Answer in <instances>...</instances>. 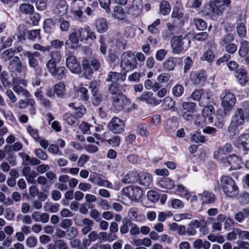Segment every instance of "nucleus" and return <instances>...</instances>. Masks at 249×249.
I'll return each instance as SVG.
<instances>
[{
  "label": "nucleus",
  "instance_id": "f257e3e1",
  "mask_svg": "<svg viewBox=\"0 0 249 249\" xmlns=\"http://www.w3.org/2000/svg\"><path fill=\"white\" fill-rule=\"evenodd\" d=\"M230 4V0H215L210 1L207 15L213 20L218 21L222 18L226 7H229Z\"/></svg>",
  "mask_w": 249,
  "mask_h": 249
},
{
  "label": "nucleus",
  "instance_id": "f03ea898",
  "mask_svg": "<svg viewBox=\"0 0 249 249\" xmlns=\"http://www.w3.org/2000/svg\"><path fill=\"white\" fill-rule=\"evenodd\" d=\"M245 117L244 110L241 108H237L232 116L230 125L228 128L229 132L234 135L238 132L237 128L245 123Z\"/></svg>",
  "mask_w": 249,
  "mask_h": 249
},
{
  "label": "nucleus",
  "instance_id": "7ed1b4c3",
  "mask_svg": "<svg viewBox=\"0 0 249 249\" xmlns=\"http://www.w3.org/2000/svg\"><path fill=\"white\" fill-rule=\"evenodd\" d=\"M190 44L189 39L182 36H174L171 40L172 52L178 54L183 50L187 49Z\"/></svg>",
  "mask_w": 249,
  "mask_h": 249
},
{
  "label": "nucleus",
  "instance_id": "20e7f679",
  "mask_svg": "<svg viewBox=\"0 0 249 249\" xmlns=\"http://www.w3.org/2000/svg\"><path fill=\"white\" fill-rule=\"evenodd\" d=\"M221 185L225 194L231 197H234L238 195V190L234 181L229 177L224 176L221 178Z\"/></svg>",
  "mask_w": 249,
  "mask_h": 249
},
{
  "label": "nucleus",
  "instance_id": "39448f33",
  "mask_svg": "<svg viewBox=\"0 0 249 249\" xmlns=\"http://www.w3.org/2000/svg\"><path fill=\"white\" fill-rule=\"evenodd\" d=\"M137 62L135 55L130 52L124 53L121 56L120 66L125 71H129L137 67Z\"/></svg>",
  "mask_w": 249,
  "mask_h": 249
},
{
  "label": "nucleus",
  "instance_id": "423d86ee",
  "mask_svg": "<svg viewBox=\"0 0 249 249\" xmlns=\"http://www.w3.org/2000/svg\"><path fill=\"white\" fill-rule=\"evenodd\" d=\"M112 99L113 105L118 110L124 109L127 111H130L136 107V105L131 104L130 100L123 95L113 96Z\"/></svg>",
  "mask_w": 249,
  "mask_h": 249
},
{
  "label": "nucleus",
  "instance_id": "0eeeda50",
  "mask_svg": "<svg viewBox=\"0 0 249 249\" xmlns=\"http://www.w3.org/2000/svg\"><path fill=\"white\" fill-rule=\"evenodd\" d=\"M236 99L235 95L231 92H227L222 98L221 105L223 108V115L228 116L235 104Z\"/></svg>",
  "mask_w": 249,
  "mask_h": 249
},
{
  "label": "nucleus",
  "instance_id": "6e6552de",
  "mask_svg": "<svg viewBox=\"0 0 249 249\" xmlns=\"http://www.w3.org/2000/svg\"><path fill=\"white\" fill-rule=\"evenodd\" d=\"M232 149V145L230 143H226L223 146L220 147L214 152L213 157L221 163H225L227 160V156Z\"/></svg>",
  "mask_w": 249,
  "mask_h": 249
},
{
  "label": "nucleus",
  "instance_id": "1a4fd4ad",
  "mask_svg": "<svg viewBox=\"0 0 249 249\" xmlns=\"http://www.w3.org/2000/svg\"><path fill=\"white\" fill-rule=\"evenodd\" d=\"M66 66L73 73H78L81 71V66L74 55L71 53L65 55Z\"/></svg>",
  "mask_w": 249,
  "mask_h": 249
},
{
  "label": "nucleus",
  "instance_id": "9d476101",
  "mask_svg": "<svg viewBox=\"0 0 249 249\" xmlns=\"http://www.w3.org/2000/svg\"><path fill=\"white\" fill-rule=\"evenodd\" d=\"M100 82L97 81H93L90 82L89 89L92 95L91 101L93 104L98 106L102 100V96L99 92Z\"/></svg>",
  "mask_w": 249,
  "mask_h": 249
},
{
  "label": "nucleus",
  "instance_id": "9b49d317",
  "mask_svg": "<svg viewBox=\"0 0 249 249\" xmlns=\"http://www.w3.org/2000/svg\"><path fill=\"white\" fill-rule=\"evenodd\" d=\"M122 192L124 195L132 200L140 199L142 194L140 188L132 186L124 188Z\"/></svg>",
  "mask_w": 249,
  "mask_h": 249
},
{
  "label": "nucleus",
  "instance_id": "f8f14e48",
  "mask_svg": "<svg viewBox=\"0 0 249 249\" xmlns=\"http://www.w3.org/2000/svg\"><path fill=\"white\" fill-rule=\"evenodd\" d=\"M143 4L141 0H133L127 9V13L134 18L139 17L142 12Z\"/></svg>",
  "mask_w": 249,
  "mask_h": 249
},
{
  "label": "nucleus",
  "instance_id": "ddd939ff",
  "mask_svg": "<svg viewBox=\"0 0 249 249\" xmlns=\"http://www.w3.org/2000/svg\"><path fill=\"white\" fill-rule=\"evenodd\" d=\"M124 123L118 117H114L108 124L109 130L115 134H119L124 129Z\"/></svg>",
  "mask_w": 249,
  "mask_h": 249
},
{
  "label": "nucleus",
  "instance_id": "4468645a",
  "mask_svg": "<svg viewBox=\"0 0 249 249\" xmlns=\"http://www.w3.org/2000/svg\"><path fill=\"white\" fill-rule=\"evenodd\" d=\"M24 56L27 57L29 66L33 68L36 71H38L40 70V67L39 64L36 57L39 55V53L37 52L32 53L29 51H26L24 53Z\"/></svg>",
  "mask_w": 249,
  "mask_h": 249
},
{
  "label": "nucleus",
  "instance_id": "2eb2a0df",
  "mask_svg": "<svg viewBox=\"0 0 249 249\" xmlns=\"http://www.w3.org/2000/svg\"><path fill=\"white\" fill-rule=\"evenodd\" d=\"M213 118L210 115L204 114H196L194 116V124L197 127H203L213 123Z\"/></svg>",
  "mask_w": 249,
  "mask_h": 249
},
{
  "label": "nucleus",
  "instance_id": "dca6fc26",
  "mask_svg": "<svg viewBox=\"0 0 249 249\" xmlns=\"http://www.w3.org/2000/svg\"><path fill=\"white\" fill-rule=\"evenodd\" d=\"M8 69L12 72H18L20 73L24 71L25 67L19 57L15 56L12 60L9 61Z\"/></svg>",
  "mask_w": 249,
  "mask_h": 249
},
{
  "label": "nucleus",
  "instance_id": "f3484780",
  "mask_svg": "<svg viewBox=\"0 0 249 249\" xmlns=\"http://www.w3.org/2000/svg\"><path fill=\"white\" fill-rule=\"evenodd\" d=\"M78 31L73 30L72 32L69 35V39L65 42L66 46L71 49H75L79 47V36Z\"/></svg>",
  "mask_w": 249,
  "mask_h": 249
},
{
  "label": "nucleus",
  "instance_id": "a211bd4d",
  "mask_svg": "<svg viewBox=\"0 0 249 249\" xmlns=\"http://www.w3.org/2000/svg\"><path fill=\"white\" fill-rule=\"evenodd\" d=\"M47 70L52 76L58 79H62L64 78L67 71L64 66L56 67V65L48 68Z\"/></svg>",
  "mask_w": 249,
  "mask_h": 249
},
{
  "label": "nucleus",
  "instance_id": "6ab92c4d",
  "mask_svg": "<svg viewBox=\"0 0 249 249\" xmlns=\"http://www.w3.org/2000/svg\"><path fill=\"white\" fill-rule=\"evenodd\" d=\"M78 36L80 40H82L84 38L86 40L91 39L92 40H94L96 39L94 32L91 31L90 27L88 26L81 27L78 30Z\"/></svg>",
  "mask_w": 249,
  "mask_h": 249
},
{
  "label": "nucleus",
  "instance_id": "aec40b11",
  "mask_svg": "<svg viewBox=\"0 0 249 249\" xmlns=\"http://www.w3.org/2000/svg\"><path fill=\"white\" fill-rule=\"evenodd\" d=\"M22 174L28 183H35V179L37 177V174L35 171L32 170L31 167L29 166L23 167Z\"/></svg>",
  "mask_w": 249,
  "mask_h": 249
},
{
  "label": "nucleus",
  "instance_id": "412c9836",
  "mask_svg": "<svg viewBox=\"0 0 249 249\" xmlns=\"http://www.w3.org/2000/svg\"><path fill=\"white\" fill-rule=\"evenodd\" d=\"M191 80L195 85L199 86L203 85L206 81V76L204 72L200 71L193 72Z\"/></svg>",
  "mask_w": 249,
  "mask_h": 249
},
{
  "label": "nucleus",
  "instance_id": "4be33fe9",
  "mask_svg": "<svg viewBox=\"0 0 249 249\" xmlns=\"http://www.w3.org/2000/svg\"><path fill=\"white\" fill-rule=\"evenodd\" d=\"M227 160L231 166V168L233 170L239 169L242 164L240 158L235 154H232L228 157Z\"/></svg>",
  "mask_w": 249,
  "mask_h": 249
},
{
  "label": "nucleus",
  "instance_id": "5701e85b",
  "mask_svg": "<svg viewBox=\"0 0 249 249\" xmlns=\"http://www.w3.org/2000/svg\"><path fill=\"white\" fill-rule=\"evenodd\" d=\"M50 55L51 56V58L46 63L47 68L55 66L59 63L61 59V55L59 52H51Z\"/></svg>",
  "mask_w": 249,
  "mask_h": 249
},
{
  "label": "nucleus",
  "instance_id": "b1692460",
  "mask_svg": "<svg viewBox=\"0 0 249 249\" xmlns=\"http://www.w3.org/2000/svg\"><path fill=\"white\" fill-rule=\"evenodd\" d=\"M202 204H208L213 203L215 199V195L211 192L204 191L199 194Z\"/></svg>",
  "mask_w": 249,
  "mask_h": 249
},
{
  "label": "nucleus",
  "instance_id": "393cba45",
  "mask_svg": "<svg viewBox=\"0 0 249 249\" xmlns=\"http://www.w3.org/2000/svg\"><path fill=\"white\" fill-rule=\"evenodd\" d=\"M125 79V74L116 72H110L107 79V81H112L114 83H118L119 81L124 82Z\"/></svg>",
  "mask_w": 249,
  "mask_h": 249
},
{
  "label": "nucleus",
  "instance_id": "a878e982",
  "mask_svg": "<svg viewBox=\"0 0 249 249\" xmlns=\"http://www.w3.org/2000/svg\"><path fill=\"white\" fill-rule=\"evenodd\" d=\"M68 9V5L66 1L62 0L56 5L54 12L56 14L63 16L67 13Z\"/></svg>",
  "mask_w": 249,
  "mask_h": 249
},
{
  "label": "nucleus",
  "instance_id": "bb28decb",
  "mask_svg": "<svg viewBox=\"0 0 249 249\" xmlns=\"http://www.w3.org/2000/svg\"><path fill=\"white\" fill-rule=\"evenodd\" d=\"M192 99L196 101H198L201 98L208 100L209 97L207 93H205L202 89H195L191 94Z\"/></svg>",
  "mask_w": 249,
  "mask_h": 249
},
{
  "label": "nucleus",
  "instance_id": "cd10ccee",
  "mask_svg": "<svg viewBox=\"0 0 249 249\" xmlns=\"http://www.w3.org/2000/svg\"><path fill=\"white\" fill-rule=\"evenodd\" d=\"M238 53L241 57H245L249 54V42L245 40L240 41Z\"/></svg>",
  "mask_w": 249,
  "mask_h": 249
},
{
  "label": "nucleus",
  "instance_id": "c85d7f7f",
  "mask_svg": "<svg viewBox=\"0 0 249 249\" xmlns=\"http://www.w3.org/2000/svg\"><path fill=\"white\" fill-rule=\"evenodd\" d=\"M175 102L170 97H166L162 103L161 107L163 110H176L175 107Z\"/></svg>",
  "mask_w": 249,
  "mask_h": 249
},
{
  "label": "nucleus",
  "instance_id": "c756f323",
  "mask_svg": "<svg viewBox=\"0 0 249 249\" xmlns=\"http://www.w3.org/2000/svg\"><path fill=\"white\" fill-rule=\"evenodd\" d=\"M177 126L178 124L176 117H172L166 121L165 129L167 132H171L175 131Z\"/></svg>",
  "mask_w": 249,
  "mask_h": 249
},
{
  "label": "nucleus",
  "instance_id": "7c9ffc66",
  "mask_svg": "<svg viewBox=\"0 0 249 249\" xmlns=\"http://www.w3.org/2000/svg\"><path fill=\"white\" fill-rule=\"evenodd\" d=\"M152 177L151 176L146 173H141L139 175L140 183L144 187H148L151 184Z\"/></svg>",
  "mask_w": 249,
  "mask_h": 249
},
{
  "label": "nucleus",
  "instance_id": "2f4dec72",
  "mask_svg": "<svg viewBox=\"0 0 249 249\" xmlns=\"http://www.w3.org/2000/svg\"><path fill=\"white\" fill-rule=\"evenodd\" d=\"M95 27L98 32L103 33L107 30L108 26L107 21L101 18L95 21Z\"/></svg>",
  "mask_w": 249,
  "mask_h": 249
},
{
  "label": "nucleus",
  "instance_id": "473e14b6",
  "mask_svg": "<svg viewBox=\"0 0 249 249\" xmlns=\"http://www.w3.org/2000/svg\"><path fill=\"white\" fill-rule=\"evenodd\" d=\"M74 221L75 223L79 225H81V223L82 222L84 226L90 228H92L94 225V222L91 219L87 218L82 219L80 215L76 216L74 217Z\"/></svg>",
  "mask_w": 249,
  "mask_h": 249
},
{
  "label": "nucleus",
  "instance_id": "72a5a7b5",
  "mask_svg": "<svg viewBox=\"0 0 249 249\" xmlns=\"http://www.w3.org/2000/svg\"><path fill=\"white\" fill-rule=\"evenodd\" d=\"M238 143L246 150L249 149V134H243L237 138Z\"/></svg>",
  "mask_w": 249,
  "mask_h": 249
},
{
  "label": "nucleus",
  "instance_id": "f704fd0d",
  "mask_svg": "<svg viewBox=\"0 0 249 249\" xmlns=\"http://www.w3.org/2000/svg\"><path fill=\"white\" fill-rule=\"evenodd\" d=\"M236 72L238 74L236 75V77L239 83L241 85H245L248 81L246 71L241 69L237 71Z\"/></svg>",
  "mask_w": 249,
  "mask_h": 249
},
{
  "label": "nucleus",
  "instance_id": "c9c22d12",
  "mask_svg": "<svg viewBox=\"0 0 249 249\" xmlns=\"http://www.w3.org/2000/svg\"><path fill=\"white\" fill-rule=\"evenodd\" d=\"M43 29L47 33L50 34L53 32L55 29V24L53 20L50 18L45 20Z\"/></svg>",
  "mask_w": 249,
  "mask_h": 249
},
{
  "label": "nucleus",
  "instance_id": "e433bc0d",
  "mask_svg": "<svg viewBox=\"0 0 249 249\" xmlns=\"http://www.w3.org/2000/svg\"><path fill=\"white\" fill-rule=\"evenodd\" d=\"M113 16L119 19H124L126 17V13L121 6H116L114 7Z\"/></svg>",
  "mask_w": 249,
  "mask_h": 249
},
{
  "label": "nucleus",
  "instance_id": "4c0bfd02",
  "mask_svg": "<svg viewBox=\"0 0 249 249\" xmlns=\"http://www.w3.org/2000/svg\"><path fill=\"white\" fill-rule=\"evenodd\" d=\"M19 11L24 14H31L34 12V6L29 3H22L19 6Z\"/></svg>",
  "mask_w": 249,
  "mask_h": 249
},
{
  "label": "nucleus",
  "instance_id": "58836bf2",
  "mask_svg": "<svg viewBox=\"0 0 249 249\" xmlns=\"http://www.w3.org/2000/svg\"><path fill=\"white\" fill-rule=\"evenodd\" d=\"M159 184L162 188L167 189H172L175 186L174 181L168 178L160 180Z\"/></svg>",
  "mask_w": 249,
  "mask_h": 249
},
{
  "label": "nucleus",
  "instance_id": "ea45409f",
  "mask_svg": "<svg viewBox=\"0 0 249 249\" xmlns=\"http://www.w3.org/2000/svg\"><path fill=\"white\" fill-rule=\"evenodd\" d=\"M137 180V176L135 173L133 172H129L125 175L122 181L124 183H133Z\"/></svg>",
  "mask_w": 249,
  "mask_h": 249
},
{
  "label": "nucleus",
  "instance_id": "a19ab883",
  "mask_svg": "<svg viewBox=\"0 0 249 249\" xmlns=\"http://www.w3.org/2000/svg\"><path fill=\"white\" fill-rule=\"evenodd\" d=\"M176 58L173 57H170L166 59L164 62L163 67L167 71H173L176 66Z\"/></svg>",
  "mask_w": 249,
  "mask_h": 249
},
{
  "label": "nucleus",
  "instance_id": "79ce46f5",
  "mask_svg": "<svg viewBox=\"0 0 249 249\" xmlns=\"http://www.w3.org/2000/svg\"><path fill=\"white\" fill-rule=\"evenodd\" d=\"M108 91L110 94L114 95V96L122 95V92L120 87L119 86V83H114L111 84L109 87Z\"/></svg>",
  "mask_w": 249,
  "mask_h": 249
},
{
  "label": "nucleus",
  "instance_id": "37998d69",
  "mask_svg": "<svg viewBox=\"0 0 249 249\" xmlns=\"http://www.w3.org/2000/svg\"><path fill=\"white\" fill-rule=\"evenodd\" d=\"M63 119L70 125H75L78 124V119L71 113H66L63 115Z\"/></svg>",
  "mask_w": 249,
  "mask_h": 249
},
{
  "label": "nucleus",
  "instance_id": "c03bdc74",
  "mask_svg": "<svg viewBox=\"0 0 249 249\" xmlns=\"http://www.w3.org/2000/svg\"><path fill=\"white\" fill-rule=\"evenodd\" d=\"M128 216L129 217L134 221H141L144 216L138 214V210L136 208H131L128 211Z\"/></svg>",
  "mask_w": 249,
  "mask_h": 249
},
{
  "label": "nucleus",
  "instance_id": "a18cd8bd",
  "mask_svg": "<svg viewBox=\"0 0 249 249\" xmlns=\"http://www.w3.org/2000/svg\"><path fill=\"white\" fill-rule=\"evenodd\" d=\"M234 39V37L233 34L229 33L224 36L221 39L220 44L222 46L224 47L228 44L232 43Z\"/></svg>",
  "mask_w": 249,
  "mask_h": 249
},
{
  "label": "nucleus",
  "instance_id": "49530a36",
  "mask_svg": "<svg viewBox=\"0 0 249 249\" xmlns=\"http://www.w3.org/2000/svg\"><path fill=\"white\" fill-rule=\"evenodd\" d=\"M132 222L130 219L124 218L122 221V225L120 227V231L122 234L126 233L129 230L128 225H131Z\"/></svg>",
  "mask_w": 249,
  "mask_h": 249
},
{
  "label": "nucleus",
  "instance_id": "de8ad7c7",
  "mask_svg": "<svg viewBox=\"0 0 249 249\" xmlns=\"http://www.w3.org/2000/svg\"><path fill=\"white\" fill-rule=\"evenodd\" d=\"M14 51L11 49H9L5 50L1 54L2 58L5 61L12 60L14 57Z\"/></svg>",
  "mask_w": 249,
  "mask_h": 249
},
{
  "label": "nucleus",
  "instance_id": "09e8293b",
  "mask_svg": "<svg viewBox=\"0 0 249 249\" xmlns=\"http://www.w3.org/2000/svg\"><path fill=\"white\" fill-rule=\"evenodd\" d=\"M170 5L166 1H161L160 3V11L163 15H166L170 12Z\"/></svg>",
  "mask_w": 249,
  "mask_h": 249
},
{
  "label": "nucleus",
  "instance_id": "8fccbe9b",
  "mask_svg": "<svg viewBox=\"0 0 249 249\" xmlns=\"http://www.w3.org/2000/svg\"><path fill=\"white\" fill-rule=\"evenodd\" d=\"M54 92L57 96L63 95L65 92V85L63 83L59 82L54 86Z\"/></svg>",
  "mask_w": 249,
  "mask_h": 249
},
{
  "label": "nucleus",
  "instance_id": "3c124183",
  "mask_svg": "<svg viewBox=\"0 0 249 249\" xmlns=\"http://www.w3.org/2000/svg\"><path fill=\"white\" fill-rule=\"evenodd\" d=\"M207 238L212 242H216L219 243H222L225 241L224 237L220 234L214 235V234L210 233L207 236Z\"/></svg>",
  "mask_w": 249,
  "mask_h": 249
},
{
  "label": "nucleus",
  "instance_id": "603ef678",
  "mask_svg": "<svg viewBox=\"0 0 249 249\" xmlns=\"http://www.w3.org/2000/svg\"><path fill=\"white\" fill-rule=\"evenodd\" d=\"M177 191L180 194V195L186 198V200H189V192L182 185H178Z\"/></svg>",
  "mask_w": 249,
  "mask_h": 249
},
{
  "label": "nucleus",
  "instance_id": "864d4df0",
  "mask_svg": "<svg viewBox=\"0 0 249 249\" xmlns=\"http://www.w3.org/2000/svg\"><path fill=\"white\" fill-rule=\"evenodd\" d=\"M58 22L60 24V28L62 31L67 32L69 30L70 23L69 21L65 20L63 18L58 19Z\"/></svg>",
  "mask_w": 249,
  "mask_h": 249
},
{
  "label": "nucleus",
  "instance_id": "5fc2aeb1",
  "mask_svg": "<svg viewBox=\"0 0 249 249\" xmlns=\"http://www.w3.org/2000/svg\"><path fill=\"white\" fill-rule=\"evenodd\" d=\"M59 205L57 203L52 204L46 203L44 205V208L47 209L48 211L52 213H55L58 211Z\"/></svg>",
  "mask_w": 249,
  "mask_h": 249
},
{
  "label": "nucleus",
  "instance_id": "6e6d98bb",
  "mask_svg": "<svg viewBox=\"0 0 249 249\" xmlns=\"http://www.w3.org/2000/svg\"><path fill=\"white\" fill-rule=\"evenodd\" d=\"M236 30L240 37H244L245 36L247 31L246 27L243 23H239L237 24Z\"/></svg>",
  "mask_w": 249,
  "mask_h": 249
},
{
  "label": "nucleus",
  "instance_id": "4d7b16f0",
  "mask_svg": "<svg viewBox=\"0 0 249 249\" xmlns=\"http://www.w3.org/2000/svg\"><path fill=\"white\" fill-rule=\"evenodd\" d=\"M183 87L179 84L176 85L172 89L173 94L176 97H180L183 94Z\"/></svg>",
  "mask_w": 249,
  "mask_h": 249
},
{
  "label": "nucleus",
  "instance_id": "13d9d810",
  "mask_svg": "<svg viewBox=\"0 0 249 249\" xmlns=\"http://www.w3.org/2000/svg\"><path fill=\"white\" fill-rule=\"evenodd\" d=\"M194 22L196 27L199 30H204L207 28V24L202 19L195 18Z\"/></svg>",
  "mask_w": 249,
  "mask_h": 249
},
{
  "label": "nucleus",
  "instance_id": "bf43d9fd",
  "mask_svg": "<svg viewBox=\"0 0 249 249\" xmlns=\"http://www.w3.org/2000/svg\"><path fill=\"white\" fill-rule=\"evenodd\" d=\"M160 19H156L152 24L149 25L147 27L148 30L152 34H156L158 33V30L157 26L160 24Z\"/></svg>",
  "mask_w": 249,
  "mask_h": 249
},
{
  "label": "nucleus",
  "instance_id": "052dcab7",
  "mask_svg": "<svg viewBox=\"0 0 249 249\" xmlns=\"http://www.w3.org/2000/svg\"><path fill=\"white\" fill-rule=\"evenodd\" d=\"M13 90L18 94H22L25 97H28L29 96L28 91L19 85H15L13 87Z\"/></svg>",
  "mask_w": 249,
  "mask_h": 249
},
{
  "label": "nucleus",
  "instance_id": "680f3d73",
  "mask_svg": "<svg viewBox=\"0 0 249 249\" xmlns=\"http://www.w3.org/2000/svg\"><path fill=\"white\" fill-rule=\"evenodd\" d=\"M137 130L140 135L143 137H147L149 135L147 126L145 124H139L137 127Z\"/></svg>",
  "mask_w": 249,
  "mask_h": 249
},
{
  "label": "nucleus",
  "instance_id": "e2e57ef3",
  "mask_svg": "<svg viewBox=\"0 0 249 249\" xmlns=\"http://www.w3.org/2000/svg\"><path fill=\"white\" fill-rule=\"evenodd\" d=\"M77 91L81 94V97L83 100L87 101L89 98V95L88 94V89L87 88L83 87L80 85L77 89Z\"/></svg>",
  "mask_w": 249,
  "mask_h": 249
},
{
  "label": "nucleus",
  "instance_id": "0e129e2a",
  "mask_svg": "<svg viewBox=\"0 0 249 249\" xmlns=\"http://www.w3.org/2000/svg\"><path fill=\"white\" fill-rule=\"evenodd\" d=\"M239 201L244 204L249 203V194L247 192H243L240 194L238 197Z\"/></svg>",
  "mask_w": 249,
  "mask_h": 249
},
{
  "label": "nucleus",
  "instance_id": "69168bd1",
  "mask_svg": "<svg viewBox=\"0 0 249 249\" xmlns=\"http://www.w3.org/2000/svg\"><path fill=\"white\" fill-rule=\"evenodd\" d=\"M214 58V55L213 51L210 50H208L205 52L204 53L202 59L203 60L207 61L208 62H211Z\"/></svg>",
  "mask_w": 249,
  "mask_h": 249
},
{
  "label": "nucleus",
  "instance_id": "338daca9",
  "mask_svg": "<svg viewBox=\"0 0 249 249\" xmlns=\"http://www.w3.org/2000/svg\"><path fill=\"white\" fill-rule=\"evenodd\" d=\"M224 47L226 51L230 54H233L237 50V45L233 42L224 46Z\"/></svg>",
  "mask_w": 249,
  "mask_h": 249
},
{
  "label": "nucleus",
  "instance_id": "774afa93",
  "mask_svg": "<svg viewBox=\"0 0 249 249\" xmlns=\"http://www.w3.org/2000/svg\"><path fill=\"white\" fill-rule=\"evenodd\" d=\"M235 231L238 235L239 239L249 240V231H241L239 229H236Z\"/></svg>",
  "mask_w": 249,
  "mask_h": 249
}]
</instances>
